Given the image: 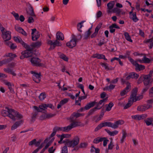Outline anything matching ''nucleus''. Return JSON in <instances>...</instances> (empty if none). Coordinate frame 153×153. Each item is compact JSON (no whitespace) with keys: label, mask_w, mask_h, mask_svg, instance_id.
Segmentation results:
<instances>
[{"label":"nucleus","mask_w":153,"mask_h":153,"mask_svg":"<svg viewBox=\"0 0 153 153\" xmlns=\"http://www.w3.org/2000/svg\"><path fill=\"white\" fill-rule=\"evenodd\" d=\"M57 136L60 139V140L58 141V143H64V141H63V140L64 138H69L71 137V135L70 134H62L61 135L59 134H57Z\"/></svg>","instance_id":"nucleus-18"},{"label":"nucleus","mask_w":153,"mask_h":153,"mask_svg":"<svg viewBox=\"0 0 153 153\" xmlns=\"http://www.w3.org/2000/svg\"><path fill=\"white\" fill-rule=\"evenodd\" d=\"M124 123L123 120H121L116 121L114 123H112V128L115 129L119 127V126Z\"/></svg>","instance_id":"nucleus-19"},{"label":"nucleus","mask_w":153,"mask_h":153,"mask_svg":"<svg viewBox=\"0 0 153 153\" xmlns=\"http://www.w3.org/2000/svg\"><path fill=\"white\" fill-rule=\"evenodd\" d=\"M32 39L33 41H36L39 37V33L36 29H32Z\"/></svg>","instance_id":"nucleus-13"},{"label":"nucleus","mask_w":153,"mask_h":153,"mask_svg":"<svg viewBox=\"0 0 153 153\" xmlns=\"http://www.w3.org/2000/svg\"><path fill=\"white\" fill-rule=\"evenodd\" d=\"M76 39L74 37H72L70 41L66 43V45L70 48H72L76 45Z\"/></svg>","instance_id":"nucleus-14"},{"label":"nucleus","mask_w":153,"mask_h":153,"mask_svg":"<svg viewBox=\"0 0 153 153\" xmlns=\"http://www.w3.org/2000/svg\"><path fill=\"white\" fill-rule=\"evenodd\" d=\"M58 54L59 57L61 59H63L64 60L68 61V58L65 54L61 53L60 52H58Z\"/></svg>","instance_id":"nucleus-38"},{"label":"nucleus","mask_w":153,"mask_h":153,"mask_svg":"<svg viewBox=\"0 0 153 153\" xmlns=\"http://www.w3.org/2000/svg\"><path fill=\"white\" fill-rule=\"evenodd\" d=\"M48 106L47 105L45 104H42L40 105L39 107L36 106L33 107V110L39 112H42L47 109Z\"/></svg>","instance_id":"nucleus-7"},{"label":"nucleus","mask_w":153,"mask_h":153,"mask_svg":"<svg viewBox=\"0 0 153 153\" xmlns=\"http://www.w3.org/2000/svg\"><path fill=\"white\" fill-rule=\"evenodd\" d=\"M48 44L50 45V49H53L56 46H60L62 45L61 43L56 40L54 41L49 40L48 42Z\"/></svg>","instance_id":"nucleus-9"},{"label":"nucleus","mask_w":153,"mask_h":153,"mask_svg":"<svg viewBox=\"0 0 153 153\" xmlns=\"http://www.w3.org/2000/svg\"><path fill=\"white\" fill-rule=\"evenodd\" d=\"M73 128L79 126H83V124L81 122L77 121L71 123Z\"/></svg>","instance_id":"nucleus-43"},{"label":"nucleus","mask_w":153,"mask_h":153,"mask_svg":"<svg viewBox=\"0 0 153 153\" xmlns=\"http://www.w3.org/2000/svg\"><path fill=\"white\" fill-rule=\"evenodd\" d=\"M150 107L149 105H142L138 106L137 108V110L139 111H144L148 109Z\"/></svg>","instance_id":"nucleus-22"},{"label":"nucleus","mask_w":153,"mask_h":153,"mask_svg":"<svg viewBox=\"0 0 153 153\" xmlns=\"http://www.w3.org/2000/svg\"><path fill=\"white\" fill-rule=\"evenodd\" d=\"M131 74V76L132 79H137L139 77V75L137 74L134 72H132L130 73Z\"/></svg>","instance_id":"nucleus-61"},{"label":"nucleus","mask_w":153,"mask_h":153,"mask_svg":"<svg viewBox=\"0 0 153 153\" xmlns=\"http://www.w3.org/2000/svg\"><path fill=\"white\" fill-rule=\"evenodd\" d=\"M55 114H47L45 113V114L42 115L40 116L39 117V119L41 120H43L45 119L52 117L53 116H54L55 115Z\"/></svg>","instance_id":"nucleus-23"},{"label":"nucleus","mask_w":153,"mask_h":153,"mask_svg":"<svg viewBox=\"0 0 153 153\" xmlns=\"http://www.w3.org/2000/svg\"><path fill=\"white\" fill-rule=\"evenodd\" d=\"M5 84L6 85L8 86L9 89L12 92H14L12 88V85L10 82L6 81L5 82Z\"/></svg>","instance_id":"nucleus-54"},{"label":"nucleus","mask_w":153,"mask_h":153,"mask_svg":"<svg viewBox=\"0 0 153 153\" xmlns=\"http://www.w3.org/2000/svg\"><path fill=\"white\" fill-rule=\"evenodd\" d=\"M110 32L111 33H113L115 31V28L119 29L120 27L116 24H114L110 26Z\"/></svg>","instance_id":"nucleus-31"},{"label":"nucleus","mask_w":153,"mask_h":153,"mask_svg":"<svg viewBox=\"0 0 153 153\" xmlns=\"http://www.w3.org/2000/svg\"><path fill=\"white\" fill-rule=\"evenodd\" d=\"M23 120H20L16 122L11 127V130H13L16 129L19 126L22 124L23 123Z\"/></svg>","instance_id":"nucleus-20"},{"label":"nucleus","mask_w":153,"mask_h":153,"mask_svg":"<svg viewBox=\"0 0 153 153\" xmlns=\"http://www.w3.org/2000/svg\"><path fill=\"white\" fill-rule=\"evenodd\" d=\"M26 50L23 51L21 53V55L20 56L21 59H23L25 58H28L30 56H33L34 52H32L30 46L28 49H26Z\"/></svg>","instance_id":"nucleus-4"},{"label":"nucleus","mask_w":153,"mask_h":153,"mask_svg":"<svg viewBox=\"0 0 153 153\" xmlns=\"http://www.w3.org/2000/svg\"><path fill=\"white\" fill-rule=\"evenodd\" d=\"M29 11L27 12V14L32 16H35V14L34 12L33 8L31 5L29 7Z\"/></svg>","instance_id":"nucleus-36"},{"label":"nucleus","mask_w":153,"mask_h":153,"mask_svg":"<svg viewBox=\"0 0 153 153\" xmlns=\"http://www.w3.org/2000/svg\"><path fill=\"white\" fill-rule=\"evenodd\" d=\"M103 139V137H98L94 140V142L95 143H98L102 141Z\"/></svg>","instance_id":"nucleus-56"},{"label":"nucleus","mask_w":153,"mask_h":153,"mask_svg":"<svg viewBox=\"0 0 153 153\" xmlns=\"http://www.w3.org/2000/svg\"><path fill=\"white\" fill-rule=\"evenodd\" d=\"M101 26V25H99L96 27L95 28L94 32L91 36V38H93L96 36L98 33L99 30L100 29Z\"/></svg>","instance_id":"nucleus-33"},{"label":"nucleus","mask_w":153,"mask_h":153,"mask_svg":"<svg viewBox=\"0 0 153 153\" xmlns=\"http://www.w3.org/2000/svg\"><path fill=\"white\" fill-rule=\"evenodd\" d=\"M14 40L17 43H20L26 48L28 49L29 45L25 43L19 36H16L14 37Z\"/></svg>","instance_id":"nucleus-11"},{"label":"nucleus","mask_w":153,"mask_h":153,"mask_svg":"<svg viewBox=\"0 0 153 153\" xmlns=\"http://www.w3.org/2000/svg\"><path fill=\"white\" fill-rule=\"evenodd\" d=\"M10 60L8 59H5L0 61V66H2L4 64H5L9 62Z\"/></svg>","instance_id":"nucleus-62"},{"label":"nucleus","mask_w":153,"mask_h":153,"mask_svg":"<svg viewBox=\"0 0 153 153\" xmlns=\"http://www.w3.org/2000/svg\"><path fill=\"white\" fill-rule=\"evenodd\" d=\"M129 16L130 19L134 22H137L139 20L137 16L136 12H134V14H132Z\"/></svg>","instance_id":"nucleus-32"},{"label":"nucleus","mask_w":153,"mask_h":153,"mask_svg":"<svg viewBox=\"0 0 153 153\" xmlns=\"http://www.w3.org/2000/svg\"><path fill=\"white\" fill-rule=\"evenodd\" d=\"M113 105V104L111 102H110L108 105H106L105 111H110Z\"/></svg>","instance_id":"nucleus-48"},{"label":"nucleus","mask_w":153,"mask_h":153,"mask_svg":"<svg viewBox=\"0 0 153 153\" xmlns=\"http://www.w3.org/2000/svg\"><path fill=\"white\" fill-rule=\"evenodd\" d=\"M128 59L131 63L135 66V69L136 71H139L144 69L145 66L142 65H139L136 61H134L133 59L130 57H128Z\"/></svg>","instance_id":"nucleus-6"},{"label":"nucleus","mask_w":153,"mask_h":153,"mask_svg":"<svg viewBox=\"0 0 153 153\" xmlns=\"http://www.w3.org/2000/svg\"><path fill=\"white\" fill-rule=\"evenodd\" d=\"M128 73H125L123 76V78L124 79L125 78L126 80H128L132 78L130 73L128 75Z\"/></svg>","instance_id":"nucleus-59"},{"label":"nucleus","mask_w":153,"mask_h":153,"mask_svg":"<svg viewBox=\"0 0 153 153\" xmlns=\"http://www.w3.org/2000/svg\"><path fill=\"white\" fill-rule=\"evenodd\" d=\"M82 114L78 113H74L72 114L70 117L71 122L75 121L76 118L82 116Z\"/></svg>","instance_id":"nucleus-21"},{"label":"nucleus","mask_w":153,"mask_h":153,"mask_svg":"<svg viewBox=\"0 0 153 153\" xmlns=\"http://www.w3.org/2000/svg\"><path fill=\"white\" fill-rule=\"evenodd\" d=\"M95 104V102H91L87 104L85 107V109L88 110L93 107Z\"/></svg>","instance_id":"nucleus-42"},{"label":"nucleus","mask_w":153,"mask_h":153,"mask_svg":"<svg viewBox=\"0 0 153 153\" xmlns=\"http://www.w3.org/2000/svg\"><path fill=\"white\" fill-rule=\"evenodd\" d=\"M105 131L107 133L111 136H114L117 135L118 133V131L117 130H114L112 131H111L109 130L105 129Z\"/></svg>","instance_id":"nucleus-39"},{"label":"nucleus","mask_w":153,"mask_h":153,"mask_svg":"<svg viewBox=\"0 0 153 153\" xmlns=\"http://www.w3.org/2000/svg\"><path fill=\"white\" fill-rule=\"evenodd\" d=\"M122 134L123 135L120 140V142L121 143H123L124 142L127 135V133L126 132L123 130L122 131Z\"/></svg>","instance_id":"nucleus-47"},{"label":"nucleus","mask_w":153,"mask_h":153,"mask_svg":"<svg viewBox=\"0 0 153 153\" xmlns=\"http://www.w3.org/2000/svg\"><path fill=\"white\" fill-rule=\"evenodd\" d=\"M2 36L4 41L7 42V41L10 40L11 38V33L9 31H7L5 30L4 31H1Z\"/></svg>","instance_id":"nucleus-8"},{"label":"nucleus","mask_w":153,"mask_h":153,"mask_svg":"<svg viewBox=\"0 0 153 153\" xmlns=\"http://www.w3.org/2000/svg\"><path fill=\"white\" fill-rule=\"evenodd\" d=\"M31 58L30 61L32 65L33 66H38L44 67L45 64L41 62V60L37 57H36L35 53H34V56Z\"/></svg>","instance_id":"nucleus-3"},{"label":"nucleus","mask_w":153,"mask_h":153,"mask_svg":"<svg viewBox=\"0 0 153 153\" xmlns=\"http://www.w3.org/2000/svg\"><path fill=\"white\" fill-rule=\"evenodd\" d=\"M144 43L149 44L148 46L150 48H152L153 47V39L152 38L146 39L144 41Z\"/></svg>","instance_id":"nucleus-27"},{"label":"nucleus","mask_w":153,"mask_h":153,"mask_svg":"<svg viewBox=\"0 0 153 153\" xmlns=\"http://www.w3.org/2000/svg\"><path fill=\"white\" fill-rule=\"evenodd\" d=\"M73 128L71 124L66 127H57L56 129L58 130H60L63 131L68 132Z\"/></svg>","instance_id":"nucleus-15"},{"label":"nucleus","mask_w":153,"mask_h":153,"mask_svg":"<svg viewBox=\"0 0 153 153\" xmlns=\"http://www.w3.org/2000/svg\"><path fill=\"white\" fill-rule=\"evenodd\" d=\"M131 117L133 120H141L140 115H132L131 116Z\"/></svg>","instance_id":"nucleus-57"},{"label":"nucleus","mask_w":153,"mask_h":153,"mask_svg":"<svg viewBox=\"0 0 153 153\" xmlns=\"http://www.w3.org/2000/svg\"><path fill=\"white\" fill-rule=\"evenodd\" d=\"M6 57H9L10 58V59H9L10 60V62L12 59L16 57V55L14 53H6L2 56L3 58H4Z\"/></svg>","instance_id":"nucleus-29"},{"label":"nucleus","mask_w":153,"mask_h":153,"mask_svg":"<svg viewBox=\"0 0 153 153\" xmlns=\"http://www.w3.org/2000/svg\"><path fill=\"white\" fill-rule=\"evenodd\" d=\"M56 39L58 40H62L64 39V37L63 34L59 32H58L56 34Z\"/></svg>","instance_id":"nucleus-37"},{"label":"nucleus","mask_w":153,"mask_h":153,"mask_svg":"<svg viewBox=\"0 0 153 153\" xmlns=\"http://www.w3.org/2000/svg\"><path fill=\"white\" fill-rule=\"evenodd\" d=\"M41 42L38 41L35 43H33L31 45L32 47L33 48H37L39 47L41 45Z\"/></svg>","instance_id":"nucleus-45"},{"label":"nucleus","mask_w":153,"mask_h":153,"mask_svg":"<svg viewBox=\"0 0 153 153\" xmlns=\"http://www.w3.org/2000/svg\"><path fill=\"white\" fill-rule=\"evenodd\" d=\"M137 88H134L132 91V93L131 95L130 99L133 100L134 97L136 96L137 93Z\"/></svg>","instance_id":"nucleus-40"},{"label":"nucleus","mask_w":153,"mask_h":153,"mask_svg":"<svg viewBox=\"0 0 153 153\" xmlns=\"http://www.w3.org/2000/svg\"><path fill=\"white\" fill-rule=\"evenodd\" d=\"M126 85L127 86L125 88L120 92V95L121 96H124L131 89V85L130 83L128 82L126 83Z\"/></svg>","instance_id":"nucleus-16"},{"label":"nucleus","mask_w":153,"mask_h":153,"mask_svg":"<svg viewBox=\"0 0 153 153\" xmlns=\"http://www.w3.org/2000/svg\"><path fill=\"white\" fill-rule=\"evenodd\" d=\"M153 60V59H150L146 57L145 56H144L142 60L138 59L137 61L140 63H149L151 61Z\"/></svg>","instance_id":"nucleus-30"},{"label":"nucleus","mask_w":153,"mask_h":153,"mask_svg":"<svg viewBox=\"0 0 153 153\" xmlns=\"http://www.w3.org/2000/svg\"><path fill=\"white\" fill-rule=\"evenodd\" d=\"M101 65L106 70H111L113 69V68L111 66L108 67V65L107 63H102Z\"/></svg>","instance_id":"nucleus-49"},{"label":"nucleus","mask_w":153,"mask_h":153,"mask_svg":"<svg viewBox=\"0 0 153 153\" xmlns=\"http://www.w3.org/2000/svg\"><path fill=\"white\" fill-rule=\"evenodd\" d=\"M134 102L131 99H130L129 100L128 102L124 106V108L126 109L130 107L133 104V103Z\"/></svg>","instance_id":"nucleus-41"},{"label":"nucleus","mask_w":153,"mask_h":153,"mask_svg":"<svg viewBox=\"0 0 153 153\" xmlns=\"http://www.w3.org/2000/svg\"><path fill=\"white\" fill-rule=\"evenodd\" d=\"M93 57L98 59H103L105 60H107V59L105 58V56L102 54L96 53L94 54L93 56Z\"/></svg>","instance_id":"nucleus-34"},{"label":"nucleus","mask_w":153,"mask_h":153,"mask_svg":"<svg viewBox=\"0 0 153 153\" xmlns=\"http://www.w3.org/2000/svg\"><path fill=\"white\" fill-rule=\"evenodd\" d=\"M115 86V85L111 83L108 86L105 87L104 88V90H111L114 88Z\"/></svg>","instance_id":"nucleus-50"},{"label":"nucleus","mask_w":153,"mask_h":153,"mask_svg":"<svg viewBox=\"0 0 153 153\" xmlns=\"http://www.w3.org/2000/svg\"><path fill=\"white\" fill-rule=\"evenodd\" d=\"M124 35L125 36L126 39L128 41L132 42L133 41L131 39V37L129 35L128 33L127 32H125L124 33Z\"/></svg>","instance_id":"nucleus-46"},{"label":"nucleus","mask_w":153,"mask_h":153,"mask_svg":"<svg viewBox=\"0 0 153 153\" xmlns=\"http://www.w3.org/2000/svg\"><path fill=\"white\" fill-rule=\"evenodd\" d=\"M143 97V96L142 95H140L135 97L134 99H133V101L135 102L139 100L142 99Z\"/></svg>","instance_id":"nucleus-58"},{"label":"nucleus","mask_w":153,"mask_h":153,"mask_svg":"<svg viewBox=\"0 0 153 153\" xmlns=\"http://www.w3.org/2000/svg\"><path fill=\"white\" fill-rule=\"evenodd\" d=\"M146 125L149 126L151 125H152V122H153V118L149 117L145 119L144 120Z\"/></svg>","instance_id":"nucleus-35"},{"label":"nucleus","mask_w":153,"mask_h":153,"mask_svg":"<svg viewBox=\"0 0 153 153\" xmlns=\"http://www.w3.org/2000/svg\"><path fill=\"white\" fill-rule=\"evenodd\" d=\"M14 114H13V115L14 118V120H13L15 121L16 120V117L18 120L21 119L23 118L22 116L19 113L14 110Z\"/></svg>","instance_id":"nucleus-28"},{"label":"nucleus","mask_w":153,"mask_h":153,"mask_svg":"<svg viewBox=\"0 0 153 153\" xmlns=\"http://www.w3.org/2000/svg\"><path fill=\"white\" fill-rule=\"evenodd\" d=\"M15 29L16 31L22 34L23 35L25 36H27V33L22 28L16 26L15 27Z\"/></svg>","instance_id":"nucleus-26"},{"label":"nucleus","mask_w":153,"mask_h":153,"mask_svg":"<svg viewBox=\"0 0 153 153\" xmlns=\"http://www.w3.org/2000/svg\"><path fill=\"white\" fill-rule=\"evenodd\" d=\"M31 73L33 74V80L37 83H39L41 79L40 74V73H38L33 71L31 72Z\"/></svg>","instance_id":"nucleus-12"},{"label":"nucleus","mask_w":153,"mask_h":153,"mask_svg":"<svg viewBox=\"0 0 153 153\" xmlns=\"http://www.w3.org/2000/svg\"><path fill=\"white\" fill-rule=\"evenodd\" d=\"M50 138H46L44 141V142L41 145H42L43 146V147L44 146L43 144L44 143H46V145L45 146V147L44 148L45 149H47L50 145L51 143L54 140L53 138H52L51 141L50 140Z\"/></svg>","instance_id":"nucleus-17"},{"label":"nucleus","mask_w":153,"mask_h":153,"mask_svg":"<svg viewBox=\"0 0 153 153\" xmlns=\"http://www.w3.org/2000/svg\"><path fill=\"white\" fill-rule=\"evenodd\" d=\"M107 100V98L101 100L99 102L97 106V109H100L103 106L105 102Z\"/></svg>","instance_id":"nucleus-25"},{"label":"nucleus","mask_w":153,"mask_h":153,"mask_svg":"<svg viewBox=\"0 0 153 153\" xmlns=\"http://www.w3.org/2000/svg\"><path fill=\"white\" fill-rule=\"evenodd\" d=\"M12 14L14 16L15 19L16 20H19V15L18 13H15L14 12H13L12 13Z\"/></svg>","instance_id":"nucleus-63"},{"label":"nucleus","mask_w":153,"mask_h":153,"mask_svg":"<svg viewBox=\"0 0 153 153\" xmlns=\"http://www.w3.org/2000/svg\"><path fill=\"white\" fill-rule=\"evenodd\" d=\"M61 153H68V149L66 146H64L62 147Z\"/></svg>","instance_id":"nucleus-64"},{"label":"nucleus","mask_w":153,"mask_h":153,"mask_svg":"<svg viewBox=\"0 0 153 153\" xmlns=\"http://www.w3.org/2000/svg\"><path fill=\"white\" fill-rule=\"evenodd\" d=\"M14 110L9 109L7 107H6L5 109H4L1 111L2 115L4 116H8L12 120H14V118L13 115V114H14Z\"/></svg>","instance_id":"nucleus-2"},{"label":"nucleus","mask_w":153,"mask_h":153,"mask_svg":"<svg viewBox=\"0 0 153 153\" xmlns=\"http://www.w3.org/2000/svg\"><path fill=\"white\" fill-rule=\"evenodd\" d=\"M91 32H90L89 31H87L85 33L84 36H83V39H87L89 37L91 34Z\"/></svg>","instance_id":"nucleus-55"},{"label":"nucleus","mask_w":153,"mask_h":153,"mask_svg":"<svg viewBox=\"0 0 153 153\" xmlns=\"http://www.w3.org/2000/svg\"><path fill=\"white\" fill-rule=\"evenodd\" d=\"M46 97V94L45 93H41L39 96L40 100H44Z\"/></svg>","instance_id":"nucleus-60"},{"label":"nucleus","mask_w":153,"mask_h":153,"mask_svg":"<svg viewBox=\"0 0 153 153\" xmlns=\"http://www.w3.org/2000/svg\"><path fill=\"white\" fill-rule=\"evenodd\" d=\"M5 44L10 46V47L11 49H14L16 48L17 47L16 45L14 43H12L10 42H5Z\"/></svg>","instance_id":"nucleus-44"},{"label":"nucleus","mask_w":153,"mask_h":153,"mask_svg":"<svg viewBox=\"0 0 153 153\" xmlns=\"http://www.w3.org/2000/svg\"><path fill=\"white\" fill-rule=\"evenodd\" d=\"M79 143V139L77 137H75L73 140H66L64 141V143L68 147L74 148Z\"/></svg>","instance_id":"nucleus-1"},{"label":"nucleus","mask_w":153,"mask_h":153,"mask_svg":"<svg viewBox=\"0 0 153 153\" xmlns=\"http://www.w3.org/2000/svg\"><path fill=\"white\" fill-rule=\"evenodd\" d=\"M69 100V99L67 98L62 100L58 104L57 107V108L59 109L62 106L66 103Z\"/></svg>","instance_id":"nucleus-24"},{"label":"nucleus","mask_w":153,"mask_h":153,"mask_svg":"<svg viewBox=\"0 0 153 153\" xmlns=\"http://www.w3.org/2000/svg\"><path fill=\"white\" fill-rule=\"evenodd\" d=\"M144 79L143 83L145 86H149V84L151 83V77L149 75H142L139 78L138 83H139L142 81Z\"/></svg>","instance_id":"nucleus-5"},{"label":"nucleus","mask_w":153,"mask_h":153,"mask_svg":"<svg viewBox=\"0 0 153 153\" xmlns=\"http://www.w3.org/2000/svg\"><path fill=\"white\" fill-rule=\"evenodd\" d=\"M108 126L112 128V123L104 122L102 123L99 124L95 128V130L96 131H97L99 130L100 129L103 127Z\"/></svg>","instance_id":"nucleus-10"},{"label":"nucleus","mask_w":153,"mask_h":153,"mask_svg":"<svg viewBox=\"0 0 153 153\" xmlns=\"http://www.w3.org/2000/svg\"><path fill=\"white\" fill-rule=\"evenodd\" d=\"M84 22V21H82L80 22L77 25V28L78 30L80 32H82V30L81 28L83 26V23Z\"/></svg>","instance_id":"nucleus-52"},{"label":"nucleus","mask_w":153,"mask_h":153,"mask_svg":"<svg viewBox=\"0 0 153 153\" xmlns=\"http://www.w3.org/2000/svg\"><path fill=\"white\" fill-rule=\"evenodd\" d=\"M114 5V1H111L108 3L107 6L108 9H112Z\"/></svg>","instance_id":"nucleus-53"},{"label":"nucleus","mask_w":153,"mask_h":153,"mask_svg":"<svg viewBox=\"0 0 153 153\" xmlns=\"http://www.w3.org/2000/svg\"><path fill=\"white\" fill-rule=\"evenodd\" d=\"M112 12L117 15H119L121 12V10L117 7H115L112 9Z\"/></svg>","instance_id":"nucleus-51"}]
</instances>
